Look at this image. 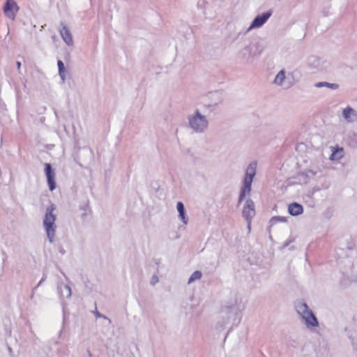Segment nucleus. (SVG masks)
Returning <instances> with one entry per match:
<instances>
[{"instance_id":"39448f33","label":"nucleus","mask_w":357,"mask_h":357,"mask_svg":"<svg viewBox=\"0 0 357 357\" xmlns=\"http://www.w3.org/2000/svg\"><path fill=\"white\" fill-rule=\"evenodd\" d=\"M271 15V12H266L260 15L257 16V17L254 20V21L250 26L249 29L261 26L268 20Z\"/></svg>"},{"instance_id":"a211bd4d","label":"nucleus","mask_w":357,"mask_h":357,"mask_svg":"<svg viewBox=\"0 0 357 357\" xmlns=\"http://www.w3.org/2000/svg\"><path fill=\"white\" fill-rule=\"evenodd\" d=\"M245 194V178L243 179V186L241 188V192L239 197V201L241 202L243 199V197Z\"/></svg>"},{"instance_id":"ddd939ff","label":"nucleus","mask_w":357,"mask_h":357,"mask_svg":"<svg viewBox=\"0 0 357 357\" xmlns=\"http://www.w3.org/2000/svg\"><path fill=\"white\" fill-rule=\"evenodd\" d=\"M57 65L59 68V75L61 76V79L64 80L66 73V70L65 68L64 64L61 60H59L57 62Z\"/></svg>"},{"instance_id":"423d86ee","label":"nucleus","mask_w":357,"mask_h":357,"mask_svg":"<svg viewBox=\"0 0 357 357\" xmlns=\"http://www.w3.org/2000/svg\"><path fill=\"white\" fill-rule=\"evenodd\" d=\"M257 162H251L247 168V178H249V181H247V193H249L251 190V183L252 178L256 174Z\"/></svg>"},{"instance_id":"0eeeda50","label":"nucleus","mask_w":357,"mask_h":357,"mask_svg":"<svg viewBox=\"0 0 357 357\" xmlns=\"http://www.w3.org/2000/svg\"><path fill=\"white\" fill-rule=\"evenodd\" d=\"M60 34L63 40L66 43V44H68V45L73 44V40L72 34L66 25L63 26L60 29Z\"/></svg>"},{"instance_id":"f03ea898","label":"nucleus","mask_w":357,"mask_h":357,"mask_svg":"<svg viewBox=\"0 0 357 357\" xmlns=\"http://www.w3.org/2000/svg\"><path fill=\"white\" fill-rule=\"evenodd\" d=\"M190 126L197 131H202L207 126V121L204 116H202L198 111L195 115L189 119Z\"/></svg>"},{"instance_id":"6e6552de","label":"nucleus","mask_w":357,"mask_h":357,"mask_svg":"<svg viewBox=\"0 0 357 357\" xmlns=\"http://www.w3.org/2000/svg\"><path fill=\"white\" fill-rule=\"evenodd\" d=\"M288 211L291 215L295 216L303 213V208L301 204L295 202L289 205Z\"/></svg>"},{"instance_id":"6ab92c4d","label":"nucleus","mask_w":357,"mask_h":357,"mask_svg":"<svg viewBox=\"0 0 357 357\" xmlns=\"http://www.w3.org/2000/svg\"><path fill=\"white\" fill-rule=\"evenodd\" d=\"M17 69L20 70L21 68V63L20 61L17 62Z\"/></svg>"},{"instance_id":"4468645a","label":"nucleus","mask_w":357,"mask_h":357,"mask_svg":"<svg viewBox=\"0 0 357 357\" xmlns=\"http://www.w3.org/2000/svg\"><path fill=\"white\" fill-rule=\"evenodd\" d=\"M343 116L345 119H347L348 121H351L350 120L351 116H356V114H355L354 111L353 110V109L348 107L343 110Z\"/></svg>"},{"instance_id":"f8f14e48","label":"nucleus","mask_w":357,"mask_h":357,"mask_svg":"<svg viewBox=\"0 0 357 357\" xmlns=\"http://www.w3.org/2000/svg\"><path fill=\"white\" fill-rule=\"evenodd\" d=\"M177 210L179 213V216L181 220L183 221L185 224H186L187 221L185 220V213H184V206L182 202H178L176 205Z\"/></svg>"},{"instance_id":"f257e3e1","label":"nucleus","mask_w":357,"mask_h":357,"mask_svg":"<svg viewBox=\"0 0 357 357\" xmlns=\"http://www.w3.org/2000/svg\"><path fill=\"white\" fill-rule=\"evenodd\" d=\"M55 208H56L54 204H52L47 208L43 221V225L50 242L54 241L55 235L56 226L54 223L56 221V215L53 214V211L55 210Z\"/></svg>"},{"instance_id":"9d476101","label":"nucleus","mask_w":357,"mask_h":357,"mask_svg":"<svg viewBox=\"0 0 357 357\" xmlns=\"http://www.w3.org/2000/svg\"><path fill=\"white\" fill-rule=\"evenodd\" d=\"M344 150L342 148H334L330 159L332 160H339L343 157Z\"/></svg>"},{"instance_id":"1a4fd4ad","label":"nucleus","mask_w":357,"mask_h":357,"mask_svg":"<svg viewBox=\"0 0 357 357\" xmlns=\"http://www.w3.org/2000/svg\"><path fill=\"white\" fill-rule=\"evenodd\" d=\"M306 324L308 326H317L318 325V321L315 317V316L311 312H307V314L304 316Z\"/></svg>"},{"instance_id":"f3484780","label":"nucleus","mask_w":357,"mask_h":357,"mask_svg":"<svg viewBox=\"0 0 357 357\" xmlns=\"http://www.w3.org/2000/svg\"><path fill=\"white\" fill-rule=\"evenodd\" d=\"M202 278V273L201 272L197 271H195L192 275L190 276V279H189V283L190 282H192L195 280H199L200 278Z\"/></svg>"},{"instance_id":"dca6fc26","label":"nucleus","mask_w":357,"mask_h":357,"mask_svg":"<svg viewBox=\"0 0 357 357\" xmlns=\"http://www.w3.org/2000/svg\"><path fill=\"white\" fill-rule=\"evenodd\" d=\"M317 87H321V86H328L333 89H336L338 87V85L336 84H330L328 82H319L316 84Z\"/></svg>"},{"instance_id":"2eb2a0df","label":"nucleus","mask_w":357,"mask_h":357,"mask_svg":"<svg viewBox=\"0 0 357 357\" xmlns=\"http://www.w3.org/2000/svg\"><path fill=\"white\" fill-rule=\"evenodd\" d=\"M284 79H285L284 71L281 70L276 75L274 82L277 84H282Z\"/></svg>"},{"instance_id":"20e7f679","label":"nucleus","mask_w":357,"mask_h":357,"mask_svg":"<svg viewBox=\"0 0 357 357\" xmlns=\"http://www.w3.org/2000/svg\"><path fill=\"white\" fill-rule=\"evenodd\" d=\"M45 172L47 176V183L51 191H53L56 188V183L54 180L55 174L52 169L50 163L45 164Z\"/></svg>"},{"instance_id":"7ed1b4c3","label":"nucleus","mask_w":357,"mask_h":357,"mask_svg":"<svg viewBox=\"0 0 357 357\" xmlns=\"http://www.w3.org/2000/svg\"><path fill=\"white\" fill-rule=\"evenodd\" d=\"M19 10V6L14 0H7L4 7V14L10 20H14Z\"/></svg>"},{"instance_id":"9b49d317","label":"nucleus","mask_w":357,"mask_h":357,"mask_svg":"<svg viewBox=\"0 0 357 357\" xmlns=\"http://www.w3.org/2000/svg\"><path fill=\"white\" fill-rule=\"evenodd\" d=\"M255 215V204L251 200H247V220Z\"/></svg>"}]
</instances>
